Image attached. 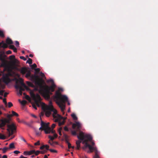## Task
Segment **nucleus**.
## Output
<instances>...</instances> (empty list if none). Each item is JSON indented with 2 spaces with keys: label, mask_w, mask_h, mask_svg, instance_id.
I'll return each mask as SVG.
<instances>
[{
  "label": "nucleus",
  "mask_w": 158,
  "mask_h": 158,
  "mask_svg": "<svg viewBox=\"0 0 158 158\" xmlns=\"http://www.w3.org/2000/svg\"><path fill=\"white\" fill-rule=\"evenodd\" d=\"M55 132H54V133H53V134H54V135H53L54 136V138H57V135L56 134V133H55Z\"/></svg>",
  "instance_id": "obj_52"
},
{
  "label": "nucleus",
  "mask_w": 158,
  "mask_h": 158,
  "mask_svg": "<svg viewBox=\"0 0 158 158\" xmlns=\"http://www.w3.org/2000/svg\"><path fill=\"white\" fill-rule=\"evenodd\" d=\"M61 88H59L58 90L56 91L54 98L56 103L60 108L61 111L64 113L65 108V103L68 101V97L65 95H63L60 92V91H62Z\"/></svg>",
  "instance_id": "obj_2"
},
{
  "label": "nucleus",
  "mask_w": 158,
  "mask_h": 158,
  "mask_svg": "<svg viewBox=\"0 0 158 158\" xmlns=\"http://www.w3.org/2000/svg\"><path fill=\"white\" fill-rule=\"evenodd\" d=\"M5 86L4 85L0 83V89H4L5 88Z\"/></svg>",
  "instance_id": "obj_33"
},
{
  "label": "nucleus",
  "mask_w": 158,
  "mask_h": 158,
  "mask_svg": "<svg viewBox=\"0 0 158 158\" xmlns=\"http://www.w3.org/2000/svg\"><path fill=\"white\" fill-rule=\"evenodd\" d=\"M55 126H56V125H55V124H54V123L52 124V126H51L52 128V129H51V130H53V129L54 127H55Z\"/></svg>",
  "instance_id": "obj_48"
},
{
  "label": "nucleus",
  "mask_w": 158,
  "mask_h": 158,
  "mask_svg": "<svg viewBox=\"0 0 158 158\" xmlns=\"http://www.w3.org/2000/svg\"><path fill=\"white\" fill-rule=\"evenodd\" d=\"M62 129V127H60L58 129V131H61Z\"/></svg>",
  "instance_id": "obj_61"
},
{
  "label": "nucleus",
  "mask_w": 158,
  "mask_h": 158,
  "mask_svg": "<svg viewBox=\"0 0 158 158\" xmlns=\"http://www.w3.org/2000/svg\"><path fill=\"white\" fill-rule=\"evenodd\" d=\"M3 102L4 103L5 105L7 106V103L6 101V98H4L3 100Z\"/></svg>",
  "instance_id": "obj_35"
},
{
  "label": "nucleus",
  "mask_w": 158,
  "mask_h": 158,
  "mask_svg": "<svg viewBox=\"0 0 158 158\" xmlns=\"http://www.w3.org/2000/svg\"><path fill=\"white\" fill-rule=\"evenodd\" d=\"M35 104L38 107H40L41 104V103L40 101H35Z\"/></svg>",
  "instance_id": "obj_20"
},
{
  "label": "nucleus",
  "mask_w": 158,
  "mask_h": 158,
  "mask_svg": "<svg viewBox=\"0 0 158 158\" xmlns=\"http://www.w3.org/2000/svg\"><path fill=\"white\" fill-rule=\"evenodd\" d=\"M8 94V93H7V92H5L4 93V97H6V96H7V95Z\"/></svg>",
  "instance_id": "obj_56"
},
{
  "label": "nucleus",
  "mask_w": 158,
  "mask_h": 158,
  "mask_svg": "<svg viewBox=\"0 0 158 158\" xmlns=\"http://www.w3.org/2000/svg\"><path fill=\"white\" fill-rule=\"evenodd\" d=\"M29 79L31 81L34 82L35 85L39 86L40 87L41 85V81L42 80L40 79L38 76L31 74Z\"/></svg>",
  "instance_id": "obj_8"
},
{
  "label": "nucleus",
  "mask_w": 158,
  "mask_h": 158,
  "mask_svg": "<svg viewBox=\"0 0 158 158\" xmlns=\"http://www.w3.org/2000/svg\"><path fill=\"white\" fill-rule=\"evenodd\" d=\"M20 59H22L24 60H27L26 58L23 56H20Z\"/></svg>",
  "instance_id": "obj_46"
},
{
  "label": "nucleus",
  "mask_w": 158,
  "mask_h": 158,
  "mask_svg": "<svg viewBox=\"0 0 158 158\" xmlns=\"http://www.w3.org/2000/svg\"><path fill=\"white\" fill-rule=\"evenodd\" d=\"M7 106L9 108H10L13 106V104L11 102H9L8 103Z\"/></svg>",
  "instance_id": "obj_28"
},
{
  "label": "nucleus",
  "mask_w": 158,
  "mask_h": 158,
  "mask_svg": "<svg viewBox=\"0 0 158 158\" xmlns=\"http://www.w3.org/2000/svg\"><path fill=\"white\" fill-rule=\"evenodd\" d=\"M32 60L30 58H28V60L26 62L27 63H28L29 64H32Z\"/></svg>",
  "instance_id": "obj_25"
},
{
  "label": "nucleus",
  "mask_w": 158,
  "mask_h": 158,
  "mask_svg": "<svg viewBox=\"0 0 158 158\" xmlns=\"http://www.w3.org/2000/svg\"><path fill=\"white\" fill-rule=\"evenodd\" d=\"M11 53V51L10 50L6 52V53L7 54H10Z\"/></svg>",
  "instance_id": "obj_54"
},
{
  "label": "nucleus",
  "mask_w": 158,
  "mask_h": 158,
  "mask_svg": "<svg viewBox=\"0 0 158 158\" xmlns=\"http://www.w3.org/2000/svg\"><path fill=\"white\" fill-rule=\"evenodd\" d=\"M35 71L36 73H38L40 72V69L39 68L35 69Z\"/></svg>",
  "instance_id": "obj_42"
},
{
  "label": "nucleus",
  "mask_w": 158,
  "mask_h": 158,
  "mask_svg": "<svg viewBox=\"0 0 158 158\" xmlns=\"http://www.w3.org/2000/svg\"><path fill=\"white\" fill-rule=\"evenodd\" d=\"M35 145H40V142L39 141H38L37 142L35 143H34Z\"/></svg>",
  "instance_id": "obj_44"
},
{
  "label": "nucleus",
  "mask_w": 158,
  "mask_h": 158,
  "mask_svg": "<svg viewBox=\"0 0 158 158\" xmlns=\"http://www.w3.org/2000/svg\"><path fill=\"white\" fill-rule=\"evenodd\" d=\"M95 152V155L94 157V158H100L98 155V151L96 149V150H93Z\"/></svg>",
  "instance_id": "obj_21"
},
{
  "label": "nucleus",
  "mask_w": 158,
  "mask_h": 158,
  "mask_svg": "<svg viewBox=\"0 0 158 158\" xmlns=\"http://www.w3.org/2000/svg\"><path fill=\"white\" fill-rule=\"evenodd\" d=\"M8 149H9L7 147H4L2 149L3 153H5Z\"/></svg>",
  "instance_id": "obj_27"
},
{
  "label": "nucleus",
  "mask_w": 158,
  "mask_h": 158,
  "mask_svg": "<svg viewBox=\"0 0 158 158\" xmlns=\"http://www.w3.org/2000/svg\"><path fill=\"white\" fill-rule=\"evenodd\" d=\"M15 42L16 43V45H18V46L19 44V43L18 41H15Z\"/></svg>",
  "instance_id": "obj_59"
},
{
  "label": "nucleus",
  "mask_w": 158,
  "mask_h": 158,
  "mask_svg": "<svg viewBox=\"0 0 158 158\" xmlns=\"http://www.w3.org/2000/svg\"><path fill=\"white\" fill-rule=\"evenodd\" d=\"M55 85L53 84L51 86L45 85H42L40 87L39 92L44 98L49 99L50 98V95L52 94V92L54 91V88Z\"/></svg>",
  "instance_id": "obj_4"
},
{
  "label": "nucleus",
  "mask_w": 158,
  "mask_h": 158,
  "mask_svg": "<svg viewBox=\"0 0 158 158\" xmlns=\"http://www.w3.org/2000/svg\"><path fill=\"white\" fill-rule=\"evenodd\" d=\"M4 70L0 73V82L1 80L6 84H8L12 81L15 82L14 85L15 89L17 91L18 95H20V75L17 71L19 69L16 66L11 70H9L7 73H4Z\"/></svg>",
  "instance_id": "obj_1"
},
{
  "label": "nucleus",
  "mask_w": 158,
  "mask_h": 158,
  "mask_svg": "<svg viewBox=\"0 0 158 158\" xmlns=\"http://www.w3.org/2000/svg\"><path fill=\"white\" fill-rule=\"evenodd\" d=\"M12 116H19V114L17 113H16L15 112L13 111H12V114H11Z\"/></svg>",
  "instance_id": "obj_26"
},
{
  "label": "nucleus",
  "mask_w": 158,
  "mask_h": 158,
  "mask_svg": "<svg viewBox=\"0 0 158 158\" xmlns=\"http://www.w3.org/2000/svg\"><path fill=\"white\" fill-rule=\"evenodd\" d=\"M45 148L47 150H49V146L47 145H43L40 147V149L41 150H43Z\"/></svg>",
  "instance_id": "obj_18"
},
{
  "label": "nucleus",
  "mask_w": 158,
  "mask_h": 158,
  "mask_svg": "<svg viewBox=\"0 0 158 158\" xmlns=\"http://www.w3.org/2000/svg\"><path fill=\"white\" fill-rule=\"evenodd\" d=\"M15 56L14 55H11L10 56V59H12L15 58Z\"/></svg>",
  "instance_id": "obj_50"
},
{
  "label": "nucleus",
  "mask_w": 158,
  "mask_h": 158,
  "mask_svg": "<svg viewBox=\"0 0 158 158\" xmlns=\"http://www.w3.org/2000/svg\"><path fill=\"white\" fill-rule=\"evenodd\" d=\"M13 152L15 154H18V153H20V152L17 150H15V151Z\"/></svg>",
  "instance_id": "obj_47"
},
{
  "label": "nucleus",
  "mask_w": 158,
  "mask_h": 158,
  "mask_svg": "<svg viewBox=\"0 0 158 158\" xmlns=\"http://www.w3.org/2000/svg\"><path fill=\"white\" fill-rule=\"evenodd\" d=\"M6 43L4 42L3 41L0 43V48H6L7 47L8 45H9V48L10 49H13L14 48L15 46L13 45H11L13 42L12 40H6Z\"/></svg>",
  "instance_id": "obj_9"
},
{
  "label": "nucleus",
  "mask_w": 158,
  "mask_h": 158,
  "mask_svg": "<svg viewBox=\"0 0 158 158\" xmlns=\"http://www.w3.org/2000/svg\"><path fill=\"white\" fill-rule=\"evenodd\" d=\"M40 75L43 77H44L45 76L44 74L42 73V72H40Z\"/></svg>",
  "instance_id": "obj_49"
},
{
  "label": "nucleus",
  "mask_w": 158,
  "mask_h": 158,
  "mask_svg": "<svg viewBox=\"0 0 158 158\" xmlns=\"http://www.w3.org/2000/svg\"><path fill=\"white\" fill-rule=\"evenodd\" d=\"M9 123V120L7 118L2 119L0 120V127H4L6 123Z\"/></svg>",
  "instance_id": "obj_13"
},
{
  "label": "nucleus",
  "mask_w": 158,
  "mask_h": 158,
  "mask_svg": "<svg viewBox=\"0 0 158 158\" xmlns=\"http://www.w3.org/2000/svg\"><path fill=\"white\" fill-rule=\"evenodd\" d=\"M81 143V141L80 140H77L76 141V144L77 145V148L76 149L77 150H79L80 148V143Z\"/></svg>",
  "instance_id": "obj_16"
},
{
  "label": "nucleus",
  "mask_w": 158,
  "mask_h": 158,
  "mask_svg": "<svg viewBox=\"0 0 158 158\" xmlns=\"http://www.w3.org/2000/svg\"><path fill=\"white\" fill-rule=\"evenodd\" d=\"M51 152L57 153V151L56 150L52 149H49V150Z\"/></svg>",
  "instance_id": "obj_34"
},
{
  "label": "nucleus",
  "mask_w": 158,
  "mask_h": 158,
  "mask_svg": "<svg viewBox=\"0 0 158 158\" xmlns=\"http://www.w3.org/2000/svg\"><path fill=\"white\" fill-rule=\"evenodd\" d=\"M34 152H35V150H32L29 151H24L23 152V154L25 156L30 155L34 154Z\"/></svg>",
  "instance_id": "obj_14"
},
{
  "label": "nucleus",
  "mask_w": 158,
  "mask_h": 158,
  "mask_svg": "<svg viewBox=\"0 0 158 158\" xmlns=\"http://www.w3.org/2000/svg\"><path fill=\"white\" fill-rule=\"evenodd\" d=\"M49 123H45L41 120L40 124L41 127L39 128V130H44L46 134H49L51 133H54L55 132V131L51 130V128L49 126Z\"/></svg>",
  "instance_id": "obj_6"
},
{
  "label": "nucleus",
  "mask_w": 158,
  "mask_h": 158,
  "mask_svg": "<svg viewBox=\"0 0 158 158\" xmlns=\"http://www.w3.org/2000/svg\"><path fill=\"white\" fill-rule=\"evenodd\" d=\"M68 148L69 149H70L71 148V144L70 143H68Z\"/></svg>",
  "instance_id": "obj_53"
},
{
  "label": "nucleus",
  "mask_w": 158,
  "mask_h": 158,
  "mask_svg": "<svg viewBox=\"0 0 158 158\" xmlns=\"http://www.w3.org/2000/svg\"><path fill=\"white\" fill-rule=\"evenodd\" d=\"M27 84L29 86L31 87L32 88H34L35 90H38V88L37 87H36L31 82L29 81H27Z\"/></svg>",
  "instance_id": "obj_15"
},
{
  "label": "nucleus",
  "mask_w": 158,
  "mask_h": 158,
  "mask_svg": "<svg viewBox=\"0 0 158 158\" xmlns=\"http://www.w3.org/2000/svg\"><path fill=\"white\" fill-rule=\"evenodd\" d=\"M44 113H45V112L44 111V112H41L40 113V119H41V121L42 120V119H41V117L43 116L44 115Z\"/></svg>",
  "instance_id": "obj_36"
},
{
  "label": "nucleus",
  "mask_w": 158,
  "mask_h": 158,
  "mask_svg": "<svg viewBox=\"0 0 158 158\" xmlns=\"http://www.w3.org/2000/svg\"><path fill=\"white\" fill-rule=\"evenodd\" d=\"M15 147L14 146V143H12L9 144V148H8V149H11V148H15Z\"/></svg>",
  "instance_id": "obj_22"
},
{
  "label": "nucleus",
  "mask_w": 158,
  "mask_h": 158,
  "mask_svg": "<svg viewBox=\"0 0 158 158\" xmlns=\"http://www.w3.org/2000/svg\"><path fill=\"white\" fill-rule=\"evenodd\" d=\"M40 153V151H37L36 152L35 151V152H34V153H35L36 156H37L39 155V154Z\"/></svg>",
  "instance_id": "obj_37"
},
{
  "label": "nucleus",
  "mask_w": 158,
  "mask_h": 158,
  "mask_svg": "<svg viewBox=\"0 0 158 158\" xmlns=\"http://www.w3.org/2000/svg\"><path fill=\"white\" fill-rule=\"evenodd\" d=\"M12 117V116L11 114H8L7 115V117L8 118L7 119L9 120V122L10 121V120L11 118Z\"/></svg>",
  "instance_id": "obj_29"
},
{
  "label": "nucleus",
  "mask_w": 158,
  "mask_h": 158,
  "mask_svg": "<svg viewBox=\"0 0 158 158\" xmlns=\"http://www.w3.org/2000/svg\"><path fill=\"white\" fill-rule=\"evenodd\" d=\"M21 139L23 140V141H24L25 142H26V141L25 140V139H24L23 137H21Z\"/></svg>",
  "instance_id": "obj_58"
},
{
  "label": "nucleus",
  "mask_w": 158,
  "mask_h": 158,
  "mask_svg": "<svg viewBox=\"0 0 158 158\" xmlns=\"http://www.w3.org/2000/svg\"><path fill=\"white\" fill-rule=\"evenodd\" d=\"M64 136L65 137V143L67 144H68V143H70L68 141L67 135L65 134H64Z\"/></svg>",
  "instance_id": "obj_23"
},
{
  "label": "nucleus",
  "mask_w": 158,
  "mask_h": 158,
  "mask_svg": "<svg viewBox=\"0 0 158 158\" xmlns=\"http://www.w3.org/2000/svg\"><path fill=\"white\" fill-rule=\"evenodd\" d=\"M64 131H69V129L68 128V127L67 126H65L64 127Z\"/></svg>",
  "instance_id": "obj_41"
},
{
  "label": "nucleus",
  "mask_w": 158,
  "mask_h": 158,
  "mask_svg": "<svg viewBox=\"0 0 158 158\" xmlns=\"http://www.w3.org/2000/svg\"><path fill=\"white\" fill-rule=\"evenodd\" d=\"M71 116L74 120H77V118L74 114H71Z\"/></svg>",
  "instance_id": "obj_24"
},
{
  "label": "nucleus",
  "mask_w": 158,
  "mask_h": 158,
  "mask_svg": "<svg viewBox=\"0 0 158 158\" xmlns=\"http://www.w3.org/2000/svg\"><path fill=\"white\" fill-rule=\"evenodd\" d=\"M26 72L27 73L25 75V77L27 78L30 77L31 75V71L29 68H20V73L23 74L25 73Z\"/></svg>",
  "instance_id": "obj_11"
},
{
  "label": "nucleus",
  "mask_w": 158,
  "mask_h": 158,
  "mask_svg": "<svg viewBox=\"0 0 158 158\" xmlns=\"http://www.w3.org/2000/svg\"><path fill=\"white\" fill-rule=\"evenodd\" d=\"M43 109L47 117H49L52 112L53 113L52 116L55 122H57L60 118H62L61 116L57 114V111L54 108L52 105L45 106L43 107Z\"/></svg>",
  "instance_id": "obj_5"
},
{
  "label": "nucleus",
  "mask_w": 158,
  "mask_h": 158,
  "mask_svg": "<svg viewBox=\"0 0 158 158\" xmlns=\"http://www.w3.org/2000/svg\"><path fill=\"white\" fill-rule=\"evenodd\" d=\"M72 128L73 129H75V130L71 131V133L73 135H77V132H79V134L81 132H82L81 131V125L78 122H76L72 124Z\"/></svg>",
  "instance_id": "obj_7"
},
{
  "label": "nucleus",
  "mask_w": 158,
  "mask_h": 158,
  "mask_svg": "<svg viewBox=\"0 0 158 158\" xmlns=\"http://www.w3.org/2000/svg\"><path fill=\"white\" fill-rule=\"evenodd\" d=\"M20 85L23 84V80L22 78H20Z\"/></svg>",
  "instance_id": "obj_55"
},
{
  "label": "nucleus",
  "mask_w": 158,
  "mask_h": 158,
  "mask_svg": "<svg viewBox=\"0 0 158 158\" xmlns=\"http://www.w3.org/2000/svg\"><path fill=\"white\" fill-rule=\"evenodd\" d=\"M25 98L28 100H29L30 99V98L28 95L26 96H25Z\"/></svg>",
  "instance_id": "obj_45"
},
{
  "label": "nucleus",
  "mask_w": 158,
  "mask_h": 158,
  "mask_svg": "<svg viewBox=\"0 0 158 158\" xmlns=\"http://www.w3.org/2000/svg\"><path fill=\"white\" fill-rule=\"evenodd\" d=\"M78 139L82 141V143L85 144L84 147L82 148L85 150L86 148H88L90 150V152H93V150H96V147H93L88 143L89 141H90L92 139V137L89 135H85L83 132H81L78 135H77Z\"/></svg>",
  "instance_id": "obj_3"
},
{
  "label": "nucleus",
  "mask_w": 158,
  "mask_h": 158,
  "mask_svg": "<svg viewBox=\"0 0 158 158\" xmlns=\"http://www.w3.org/2000/svg\"><path fill=\"white\" fill-rule=\"evenodd\" d=\"M2 158H7V156L6 155H4L2 156Z\"/></svg>",
  "instance_id": "obj_60"
},
{
  "label": "nucleus",
  "mask_w": 158,
  "mask_h": 158,
  "mask_svg": "<svg viewBox=\"0 0 158 158\" xmlns=\"http://www.w3.org/2000/svg\"><path fill=\"white\" fill-rule=\"evenodd\" d=\"M48 137L52 141L54 139V138L51 135H49L48 136Z\"/></svg>",
  "instance_id": "obj_39"
},
{
  "label": "nucleus",
  "mask_w": 158,
  "mask_h": 158,
  "mask_svg": "<svg viewBox=\"0 0 158 158\" xmlns=\"http://www.w3.org/2000/svg\"><path fill=\"white\" fill-rule=\"evenodd\" d=\"M31 67L32 69H34L37 67V65L35 64H33L31 65Z\"/></svg>",
  "instance_id": "obj_30"
},
{
  "label": "nucleus",
  "mask_w": 158,
  "mask_h": 158,
  "mask_svg": "<svg viewBox=\"0 0 158 158\" xmlns=\"http://www.w3.org/2000/svg\"><path fill=\"white\" fill-rule=\"evenodd\" d=\"M27 103V102L25 100H23L22 101H20V104L23 105H24Z\"/></svg>",
  "instance_id": "obj_31"
},
{
  "label": "nucleus",
  "mask_w": 158,
  "mask_h": 158,
  "mask_svg": "<svg viewBox=\"0 0 158 158\" xmlns=\"http://www.w3.org/2000/svg\"><path fill=\"white\" fill-rule=\"evenodd\" d=\"M91 143V146H93V147H95L94 146H95V143L93 141H92V139L90 141H89Z\"/></svg>",
  "instance_id": "obj_38"
},
{
  "label": "nucleus",
  "mask_w": 158,
  "mask_h": 158,
  "mask_svg": "<svg viewBox=\"0 0 158 158\" xmlns=\"http://www.w3.org/2000/svg\"><path fill=\"white\" fill-rule=\"evenodd\" d=\"M30 95L31 97L34 100V101H40L41 98L40 95L37 94L35 95L32 91L30 92Z\"/></svg>",
  "instance_id": "obj_12"
},
{
  "label": "nucleus",
  "mask_w": 158,
  "mask_h": 158,
  "mask_svg": "<svg viewBox=\"0 0 158 158\" xmlns=\"http://www.w3.org/2000/svg\"><path fill=\"white\" fill-rule=\"evenodd\" d=\"M20 158H28L24 157L23 155H21V156H20Z\"/></svg>",
  "instance_id": "obj_62"
},
{
  "label": "nucleus",
  "mask_w": 158,
  "mask_h": 158,
  "mask_svg": "<svg viewBox=\"0 0 158 158\" xmlns=\"http://www.w3.org/2000/svg\"><path fill=\"white\" fill-rule=\"evenodd\" d=\"M4 92V90H0V95L2 96L3 95Z\"/></svg>",
  "instance_id": "obj_43"
},
{
  "label": "nucleus",
  "mask_w": 158,
  "mask_h": 158,
  "mask_svg": "<svg viewBox=\"0 0 158 158\" xmlns=\"http://www.w3.org/2000/svg\"><path fill=\"white\" fill-rule=\"evenodd\" d=\"M31 116L35 118H37V117L36 116H35V115L34 114H31Z\"/></svg>",
  "instance_id": "obj_64"
},
{
  "label": "nucleus",
  "mask_w": 158,
  "mask_h": 158,
  "mask_svg": "<svg viewBox=\"0 0 158 158\" xmlns=\"http://www.w3.org/2000/svg\"><path fill=\"white\" fill-rule=\"evenodd\" d=\"M12 49L13 50L14 52H16L17 49L15 47H14V48H13Z\"/></svg>",
  "instance_id": "obj_57"
},
{
  "label": "nucleus",
  "mask_w": 158,
  "mask_h": 158,
  "mask_svg": "<svg viewBox=\"0 0 158 158\" xmlns=\"http://www.w3.org/2000/svg\"><path fill=\"white\" fill-rule=\"evenodd\" d=\"M5 36V34L4 31L0 30V38L3 39L4 38Z\"/></svg>",
  "instance_id": "obj_19"
},
{
  "label": "nucleus",
  "mask_w": 158,
  "mask_h": 158,
  "mask_svg": "<svg viewBox=\"0 0 158 158\" xmlns=\"http://www.w3.org/2000/svg\"><path fill=\"white\" fill-rule=\"evenodd\" d=\"M5 138V136L4 135L0 134V139H4Z\"/></svg>",
  "instance_id": "obj_32"
},
{
  "label": "nucleus",
  "mask_w": 158,
  "mask_h": 158,
  "mask_svg": "<svg viewBox=\"0 0 158 158\" xmlns=\"http://www.w3.org/2000/svg\"><path fill=\"white\" fill-rule=\"evenodd\" d=\"M7 131L9 133V135H12L15 131L16 127L14 123H12L7 125Z\"/></svg>",
  "instance_id": "obj_10"
},
{
  "label": "nucleus",
  "mask_w": 158,
  "mask_h": 158,
  "mask_svg": "<svg viewBox=\"0 0 158 158\" xmlns=\"http://www.w3.org/2000/svg\"><path fill=\"white\" fill-rule=\"evenodd\" d=\"M62 118H60L59 119V121L57 122H58V125L59 126H60L62 125H63L64 123V120H63L62 121H60V120L63 119V117H62Z\"/></svg>",
  "instance_id": "obj_17"
},
{
  "label": "nucleus",
  "mask_w": 158,
  "mask_h": 158,
  "mask_svg": "<svg viewBox=\"0 0 158 158\" xmlns=\"http://www.w3.org/2000/svg\"><path fill=\"white\" fill-rule=\"evenodd\" d=\"M32 107L35 110L37 109V107H36V105L35 104H33L32 105Z\"/></svg>",
  "instance_id": "obj_51"
},
{
  "label": "nucleus",
  "mask_w": 158,
  "mask_h": 158,
  "mask_svg": "<svg viewBox=\"0 0 158 158\" xmlns=\"http://www.w3.org/2000/svg\"><path fill=\"white\" fill-rule=\"evenodd\" d=\"M59 134L60 136L62 135V133L61 131H58Z\"/></svg>",
  "instance_id": "obj_63"
},
{
  "label": "nucleus",
  "mask_w": 158,
  "mask_h": 158,
  "mask_svg": "<svg viewBox=\"0 0 158 158\" xmlns=\"http://www.w3.org/2000/svg\"><path fill=\"white\" fill-rule=\"evenodd\" d=\"M46 152H47V151L45 150H44L40 151V153H41L42 154H44Z\"/></svg>",
  "instance_id": "obj_40"
}]
</instances>
